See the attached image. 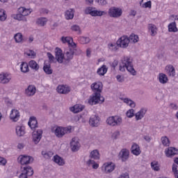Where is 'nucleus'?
I'll list each match as a JSON object with an SVG mask.
<instances>
[{"label":"nucleus","mask_w":178,"mask_h":178,"mask_svg":"<svg viewBox=\"0 0 178 178\" xmlns=\"http://www.w3.org/2000/svg\"><path fill=\"white\" fill-rule=\"evenodd\" d=\"M122 64L124 65L127 70L132 74V76H136L137 72L134 70V66L133 65V58L131 57H124L122 60Z\"/></svg>","instance_id":"nucleus-1"},{"label":"nucleus","mask_w":178,"mask_h":178,"mask_svg":"<svg viewBox=\"0 0 178 178\" xmlns=\"http://www.w3.org/2000/svg\"><path fill=\"white\" fill-rule=\"evenodd\" d=\"M105 101V98L102 97V99H101V93L99 92H95L93 93L92 95L90 96V98L88 101V104L89 105H97V104H102Z\"/></svg>","instance_id":"nucleus-2"},{"label":"nucleus","mask_w":178,"mask_h":178,"mask_svg":"<svg viewBox=\"0 0 178 178\" xmlns=\"http://www.w3.org/2000/svg\"><path fill=\"white\" fill-rule=\"evenodd\" d=\"M106 122L109 126H113V127H115V126H120L123 122V120L122 119V117L115 115L108 117Z\"/></svg>","instance_id":"nucleus-3"},{"label":"nucleus","mask_w":178,"mask_h":178,"mask_svg":"<svg viewBox=\"0 0 178 178\" xmlns=\"http://www.w3.org/2000/svg\"><path fill=\"white\" fill-rule=\"evenodd\" d=\"M108 13L110 17H114L116 19L122 16V15L123 14V10H122V8H120L111 7L108 9Z\"/></svg>","instance_id":"nucleus-4"},{"label":"nucleus","mask_w":178,"mask_h":178,"mask_svg":"<svg viewBox=\"0 0 178 178\" xmlns=\"http://www.w3.org/2000/svg\"><path fill=\"white\" fill-rule=\"evenodd\" d=\"M129 44H130V40L128 35H123L117 41V47H120V48H127Z\"/></svg>","instance_id":"nucleus-5"},{"label":"nucleus","mask_w":178,"mask_h":178,"mask_svg":"<svg viewBox=\"0 0 178 178\" xmlns=\"http://www.w3.org/2000/svg\"><path fill=\"white\" fill-rule=\"evenodd\" d=\"M71 130L72 129L70 128L58 127L54 131V134H56V137H58V138H62L65 134L71 133Z\"/></svg>","instance_id":"nucleus-6"},{"label":"nucleus","mask_w":178,"mask_h":178,"mask_svg":"<svg viewBox=\"0 0 178 178\" xmlns=\"http://www.w3.org/2000/svg\"><path fill=\"white\" fill-rule=\"evenodd\" d=\"M34 175V170L31 166L24 167V170H22V173L20 174L19 178H29L30 176H33Z\"/></svg>","instance_id":"nucleus-7"},{"label":"nucleus","mask_w":178,"mask_h":178,"mask_svg":"<svg viewBox=\"0 0 178 178\" xmlns=\"http://www.w3.org/2000/svg\"><path fill=\"white\" fill-rule=\"evenodd\" d=\"M86 15H90V16H104L105 15L104 11L92 10V7H88L85 10Z\"/></svg>","instance_id":"nucleus-8"},{"label":"nucleus","mask_w":178,"mask_h":178,"mask_svg":"<svg viewBox=\"0 0 178 178\" xmlns=\"http://www.w3.org/2000/svg\"><path fill=\"white\" fill-rule=\"evenodd\" d=\"M17 159L18 162L22 165H29L31 162L34 161L33 156L27 155H20Z\"/></svg>","instance_id":"nucleus-9"},{"label":"nucleus","mask_w":178,"mask_h":178,"mask_svg":"<svg viewBox=\"0 0 178 178\" xmlns=\"http://www.w3.org/2000/svg\"><path fill=\"white\" fill-rule=\"evenodd\" d=\"M32 138L34 144H38V143L41 141V138H42V129H38L37 131H33L32 134Z\"/></svg>","instance_id":"nucleus-10"},{"label":"nucleus","mask_w":178,"mask_h":178,"mask_svg":"<svg viewBox=\"0 0 178 178\" xmlns=\"http://www.w3.org/2000/svg\"><path fill=\"white\" fill-rule=\"evenodd\" d=\"M104 87V85L102 83V82H95L91 84L90 88L92 91H93L94 93L99 92V94H101L102 92V88Z\"/></svg>","instance_id":"nucleus-11"},{"label":"nucleus","mask_w":178,"mask_h":178,"mask_svg":"<svg viewBox=\"0 0 178 178\" xmlns=\"http://www.w3.org/2000/svg\"><path fill=\"white\" fill-rule=\"evenodd\" d=\"M70 148L72 152H77L80 149V142L77 138H73L70 142Z\"/></svg>","instance_id":"nucleus-12"},{"label":"nucleus","mask_w":178,"mask_h":178,"mask_svg":"<svg viewBox=\"0 0 178 178\" xmlns=\"http://www.w3.org/2000/svg\"><path fill=\"white\" fill-rule=\"evenodd\" d=\"M101 118L98 115H92L89 120V124L92 127H98Z\"/></svg>","instance_id":"nucleus-13"},{"label":"nucleus","mask_w":178,"mask_h":178,"mask_svg":"<svg viewBox=\"0 0 178 178\" xmlns=\"http://www.w3.org/2000/svg\"><path fill=\"white\" fill-rule=\"evenodd\" d=\"M12 80V76L8 73L0 74V83L1 84H8Z\"/></svg>","instance_id":"nucleus-14"},{"label":"nucleus","mask_w":178,"mask_h":178,"mask_svg":"<svg viewBox=\"0 0 178 178\" xmlns=\"http://www.w3.org/2000/svg\"><path fill=\"white\" fill-rule=\"evenodd\" d=\"M130 152L127 149H122L119 154V159H121L122 162H126L129 159V155Z\"/></svg>","instance_id":"nucleus-15"},{"label":"nucleus","mask_w":178,"mask_h":178,"mask_svg":"<svg viewBox=\"0 0 178 178\" xmlns=\"http://www.w3.org/2000/svg\"><path fill=\"white\" fill-rule=\"evenodd\" d=\"M105 173H112L116 168V165L113 162H108L104 164Z\"/></svg>","instance_id":"nucleus-16"},{"label":"nucleus","mask_w":178,"mask_h":178,"mask_svg":"<svg viewBox=\"0 0 178 178\" xmlns=\"http://www.w3.org/2000/svg\"><path fill=\"white\" fill-rule=\"evenodd\" d=\"M56 59L58 63H63V59L65 55L62 54V49L60 48L56 47L55 49Z\"/></svg>","instance_id":"nucleus-17"},{"label":"nucleus","mask_w":178,"mask_h":178,"mask_svg":"<svg viewBox=\"0 0 178 178\" xmlns=\"http://www.w3.org/2000/svg\"><path fill=\"white\" fill-rule=\"evenodd\" d=\"M37 92V88L34 85H29L28 88L25 90V94L28 97H33L35 95V92Z\"/></svg>","instance_id":"nucleus-18"},{"label":"nucleus","mask_w":178,"mask_h":178,"mask_svg":"<svg viewBox=\"0 0 178 178\" xmlns=\"http://www.w3.org/2000/svg\"><path fill=\"white\" fill-rule=\"evenodd\" d=\"M65 60H66V62H70L72 59H73V56H74V49L70 48L68 50L65 51Z\"/></svg>","instance_id":"nucleus-19"},{"label":"nucleus","mask_w":178,"mask_h":178,"mask_svg":"<svg viewBox=\"0 0 178 178\" xmlns=\"http://www.w3.org/2000/svg\"><path fill=\"white\" fill-rule=\"evenodd\" d=\"M28 124L29 127H31V130H35L38 127V121H37V118L35 117H31Z\"/></svg>","instance_id":"nucleus-20"},{"label":"nucleus","mask_w":178,"mask_h":178,"mask_svg":"<svg viewBox=\"0 0 178 178\" xmlns=\"http://www.w3.org/2000/svg\"><path fill=\"white\" fill-rule=\"evenodd\" d=\"M57 92H59V94H69V92H70V87L65 85H59L57 87Z\"/></svg>","instance_id":"nucleus-21"},{"label":"nucleus","mask_w":178,"mask_h":178,"mask_svg":"<svg viewBox=\"0 0 178 178\" xmlns=\"http://www.w3.org/2000/svg\"><path fill=\"white\" fill-rule=\"evenodd\" d=\"M20 118V113L16 109H13L10 114V118L13 122H17Z\"/></svg>","instance_id":"nucleus-22"},{"label":"nucleus","mask_w":178,"mask_h":178,"mask_svg":"<svg viewBox=\"0 0 178 178\" xmlns=\"http://www.w3.org/2000/svg\"><path fill=\"white\" fill-rule=\"evenodd\" d=\"M166 156L168 158H170L172 156H175V155H177L178 149L175 147H169L167 150L165 151Z\"/></svg>","instance_id":"nucleus-23"},{"label":"nucleus","mask_w":178,"mask_h":178,"mask_svg":"<svg viewBox=\"0 0 178 178\" xmlns=\"http://www.w3.org/2000/svg\"><path fill=\"white\" fill-rule=\"evenodd\" d=\"M131 154L134 155H136V156H138L140 154H141V150L140 149V145H138L137 143H134L131 148Z\"/></svg>","instance_id":"nucleus-24"},{"label":"nucleus","mask_w":178,"mask_h":178,"mask_svg":"<svg viewBox=\"0 0 178 178\" xmlns=\"http://www.w3.org/2000/svg\"><path fill=\"white\" fill-rule=\"evenodd\" d=\"M15 131L17 137H23L26 134V128L23 126H17Z\"/></svg>","instance_id":"nucleus-25"},{"label":"nucleus","mask_w":178,"mask_h":178,"mask_svg":"<svg viewBox=\"0 0 178 178\" xmlns=\"http://www.w3.org/2000/svg\"><path fill=\"white\" fill-rule=\"evenodd\" d=\"M84 108H86V106L81 104H76L70 108V111L71 112H73V113H79V112H81Z\"/></svg>","instance_id":"nucleus-26"},{"label":"nucleus","mask_w":178,"mask_h":178,"mask_svg":"<svg viewBox=\"0 0 178 178\" xmlns=\"http://www.w3.org/2000/svg\"><path fill=\"white\" fill-rule=\"evenodd\" d=\"M158 79L161 84H166L169 81L168 75L163 73L159 74Z\"/></svg>","instance_id":"nucleus-27"},{"label":"nucleus","mask_w":178,"mask_h":178,"mask_svg":"<svg viewBox=\"0 0 178 178\" xmlns=\"http://www.w3.org/2000/svg\"><path fill=\"white\" fill-rule=\"evenodd\" d=\"M43 70L46 74H52L54 73V70L51 68V63H47L46 61L44 63Z\"/></svg>","instance_id":"nucleus-28"},{"label":"nucleus","mask_w":178,"mask_h":178,"mask_svg":"<svg viewBox=\"0 0 178 178\" xmlns=\"http://www.w3.org/2000/svg\"><path fill=\"white\" fill-rule=\"evenodd\" d=\"M165 70H167L168 75L171 77H175L176 76V71L175 70V67L172 65H167L165 67Z\"/></svg>","instance_id":"nucleus-29"},{"label":"nucleus","mask_w":178,"mask_h":178,"mask_svg":"<svg viewBox=\"0 0 178 178\" xmlns=\"http://www.w3.org/2000/svg\"><path fill=\"white\" fill-rule=\"evenodd\" d=\"M29 66L32 69V70H35V72H38L40 70V65L37 63V62L34 60H31L29 63Z\"/></svg>","instance_id":"nucleus-30"},{"label":"nucleus","mask_w":178,"mask_h":178,"mask_svg":"<svg viewBox=\"0 0 178 178\" xmlns=\"http://www.w3.org/2000/svg\"><path fill=\"white\" fill-rule=\"evenodd\" d=\"M53 161L55 163L59 165V166H63V165H65V160H63L62 157L58 156V154L54 156Z\"/></svg>","instance_id":"nucleus-31"},{"label":"nucleus","mask_w":178,"mask_h":178,"mask_svg":"<svg viewBox=\"0 0 178 178\" xmlns=\"http://www.w3.org/2000/svg\"><path fill=\"white\" fill-rule=\"evenodd\" d=\"M106 72H108V67H106V65H103L97 70V73L99 76H105Z\"/></svg>","instance_id":"nucleus-32"},{"label":"nucleus","mask_w":178,"mask_h":178,"mask_svg":"<svg viewBox=\"0 0 178 178\" xmlns=\"http://www.w3.org/2000/svg\"><path fill=\"white\" fill-rule=\"evenodd\" d=\"M168 31L169 33H177L178 29L176 26V22H172L168 24Z\"/></svg>","instance_id":"nucleus-33"},{"label":"nucleus","mask_w":178,"mask_h":178,"mask_svg":"<svg viewBox=\"0 0 178 178\" xmlns=\"http://www.w3.org/2000/svg\"><path fill=\"white\" fill-rule=\"evenodd\" d=\"M65 16L67 20H70L74 17V11L70 8L65 12Z\"/></svg>","instance_id":"nucleus-34"},{"label":"nucleus","mask_w":178,"mask_h":178,"mask_svg":"<svg viewBox=\"0 0 178 178\" xmlns=\"http://www.w3.org/2000/svg\"><path fill=\"white\" fill-rule=\"evenodd\" d=\"M89 157L91 159H99V152L98 151V149L92 150L90 152Z\"/></svg>","instance_id":"nucleus-35"},{"label":"nucleus","mask_w":178,"mask_h":178,"mask_svg":"<svg viewBox=\"0 0 178 178\" xmlns=\"http://www.w3.org/2000/svg\"><path fill=\"white\" fill-rule=\"evenodd\" d=\"M48 22V19H47L46 17H40L36 21V24L38 26H40L41 27H44L45 24H47V22Z\"/></svg>","instance_id":"nucleus-36"},{"label":"nucleus","mask_w":178,"mask_h":178,"mask_svg":"<svg viewBox=\"0 0 178 178\" xmlns=\"http://www.w3.org/2000/svg\"><path fill=\"white\" fill-rule=\"evenodd\" d=\"M29 66V65L27 63L22 62L20 67L21 72H22V73H29V72H30Z\"/></svg>","instance_id":"nucleus-37"},{"label":"nucleus","mask_w":178,"mask_h":178,"mask_svg":"<svg viewBox=\"0 0 178 178\" xmlns=\"http://www.w3.org/2000/svg\"><path fill=\"white\" fill-rule=\"evenodd\" d=\"M148 30L151 31L152 37H154V35L156 34V26H155V24H149Z\"/></svg>","instance_id":"nucleus-38"},{"label":"nucleus","mask_w":178,"mask_h":178,"mask_svg":"<svg viewBox=\"0 0 178 178\" xmlns=\"http://www.w3.org/2000/svg\"><path fill=\"white\" fill-rule=\"evenodd\" d=\"M14 39L15 40V42L20 44V42H23V35L21 33H16L14 35Z\"/></svg>","instance_id":"nucleus-39"},{"label":"nucleus","mask_w":178,"mask_h":178,"mask_svg":"<svg viewBox=\"0 0 178 178\" xmlns=\"http://www.w3.org/2000/svg\"><path fill=\"white\" fill-rule=\"evenodd\" d=\"M161 142L164 147H169L170 145V140L167 136L161 137Z\"/></svg>","instance_id":"nucleus-40"},{"label":"nucleus","mask_w":178,"mask_h":178,"mask_svg":"<svg viewBox=\"0 0 178 178\" xmlns=\"http://www.w3.org/2000/svg\"><path fill=\"white\" fill-rule=\"evenodd\" d=\"M151 167L153 170H155L156 172H159L161 168H159V163H158V161H152L151 163Z\"/></svg>","instance_id":"nucleus-41"},{"label":"nucleus","mask_w":178,"mask_h":178,"mask_svg":"<svg viewBox=\"0 0 178 178\" xmlns=\"http://www.w3.org/2000/svg\"><path fill=\"white\" fill-rule=\"evenodd\" d=\"M61 41L63 44H66V42H67V44L70 45V42H73V38L63 36L61 38Z\"/></svg>","instance_id":"nucleus-42"},{"label":"nucleus","mask_w":178,"mask_h":178,"mask_svg":"<svg viewBox=\"0 0 178 178\" xmlns=\"http://www.w3.org/2000/svg\"><path fill=\"white\" fill-rule=\"evenodd\" d=\"M129 40V42L130 41H132V42H134L136 44V42H138V35L132 33L130 35L129 38H128Z\"/></svg>","instance_id":"nucleus-43"},{"label":"nucleus","mask_w":178,"mask_h":178,"mask_svg":"<svg viewBox=\"0 0 178 178\" xmlns=\"http://www.w3.org/2000/svg\"><path fill=\"white\" fill-rule=\"evenodd\" d=\"M124 102L127 104V105H129L131 108H136V103L133 100L129 99V98H125Z\"/></svg>","instance_id":"nucleus-44"},{"label":"nucleus","mask_w":178,"mask_h":178,"mask_svg":"<svg viewBox=\"0 0 178 178\" xmlns=\"http://www.w3.org/2000/svg\"><path fill=\"white\" fill-rule=\"evenodd\" d=\"M19 14L23 15L24 16H28L29 13H26V12H29L28 9H26L24 7H20L18 8Z\"/></svg>","instance_id":"nucleus-45"},{"label":"nucleus","mask_w":178,"mask_h":178,"mask_svg":"<svg viewBox=\"0 0 178 178\" xmlns=\"http://www.w3.org/2000/svg\"><path fill=\"white\" fill-rule=\"evenodd\" d=\"M79 41L81 44H88L91 40L88 37H81Z\"/></svg>","instance_id":"nucleus-46"},{"label":"nucleus","mask_w":178,"mask_h":178,"mask_svg":"<svg viewBox=\"0 0 178 178\" xmlns=\"http://www.w3.org/2000/svg\"><path fill=\"white\" fill-rule=\"evenodd\" d=\"M72 31L78 32V34H81V29L79 25H73L71 26Z\"/></svg>","instance_id":"nucleus-47"},{"label":"nucleus","mask_w":178,"mask_h":178,"mask_svg":"<svg viewBox=\"0 0 178 178\" xmlns=\"http://www.w3.org/2000/svg\"><path fill=\"white\" fill-rule=\"evenodd\" d=\"M0 20L1 22L6 20V14H5V10H0Z\"/></svg>","instance_id":"nucleus-48"},{"label":"nucleus","mask_w":178,"mask_h":178,"mask_svg":"<svg viewBox=\"0 0 178 178\" xmlns=\"http://www.w3.org/2000/svg\"><path fill=\"white\" fill-rule=\"evenodd\" d=\"M108 48L111 51H118V44L117 43H111L108 44Z\"/></svg>","instance_id":"nucleus-49"},{"label":"nucleus","mask_w":178,"mask_h":178,"mask_svg":"<svg viewBox=\"0 0 178 178\" xmlns=\"http://www.w3.org/2000/svg\"><path fill=\"white\" fill-rule=\"evenodd\" d=\"M24 16L26 15H23V14H17L16 15L14 16V19L15 20L21 21L23 20V19H24Z\"/></svg>","instance_id":"nucleus-50"},{"label":"nucleus","mask_w":178,"mask_h":178,"mask_svg":"<svg viewBox=\"0 0 178 178\" xmlns=\"http://www.w3.org/2000/svg\"><path fill=\"white\" fill-rule=\"evenodd\" d=\"M47 55L49 58L50 63H54V62L55 61V57L54 56V55H52V54L49 52H47Z\"/></svg>","instance_id":"nucleus-51"},{"label":"nucleus","mask_w":178,"mask_h":178,"mask_svg":"<svg viewBox=\"0 0 178 178\" xmlns=\"http://www.w3.org/2000/svg\"><path fill=\"white\" fill-rule=\"evenodd\" d=\"M127 118H133L134 116V109L131 108L127 112Z\"/></svg>","instance_id":"nucleus-52"},{"label":"nucleus","mask_w":178,"mask_h":178,"mask_svg":"<svg viewBox=\"0 0 178 178\" xmlns=\"http://www.w3.org/2000/svg\"><path fill=\"white\" fill-rule=\"evenodd\" d=\"M152 6V3L151 1H149L143 3L142 6V8H149V9H151Z\"/></svg>","instance_id":"nucleus-53"},{"label":"nucleus","mask_w":178,"mask_h":178,"mask_svg":"<svg viewBox=\"0 0 178 178\" xmlns=\"http://www.w3.org/2000/svg\"><path fill=\"white\" fill-rule=\"evenodd\" d=\"M119 136H120V131H115L113 134H112V137L113 138H114V140H117L118 137H119Z\"/></svg>","instance_id":"nucleus-54"},{"label":"nucleus","mask_w":178,"mask_h":178,"mask_svg":"<svg viewBox=\"0 0 178 178\" xmlns=\"http://www.w3.org/2000/svg\"><path fill=\"white\" fill-rule=\"evenodd\" d=\"M147 111H148L147 108H142L138 112L140 113V115L144 118V116H145V114L147 113Z\"/></svg>","instance_id":"nucleus-55"},{"label":"nucleus","mask_w":178,"mask_h":178,"mask_svg":"<svg viewBox=\"0 0 178 178\" xmlns=\"http://www.w3.org/2000/svg\"><path fill=\"white\" fill-rule=\"evenodd\" d=\"M135 116L136 120H141V119L144 118L143 115H142L140 113H139V111L135 114Z\"/></svg>","instance_id":"nucleus-56"},{"label":"nucleus","mask_w":178,"mask_h":178,"mask_svg":"<svg viewBox=\"0 0 178 178\" xmlns=\"http://www.w3.org/2000/svg\"><path fill=\"white\" fill-rule=\"evenodd\" d=\"M40 13H42V15H48V13H49V10L47 8H41Z\"/></svg>","instance_id":"nucleus-57"},{"label":"nucleus","mask_w":178,"mask_h":178,"mask_svg":"<svg viewBox=\"0 0 178 178\" xmlns=\"http://www.w3.org/2000/svg\"><path fill=\"white\" fill-rule=\"evenodd\" d=\"M26 55L28 56H35L36 54L33 50H29L27 53Z\"/></svg>","instance_id":"nucleus-58"},{"label":"nucleus","mask_w":178,"mask_h":178,"mask_svg":"<svg viewBox=\"0 0 178 178\" xmlns=\"http://www.w3.org/2000/svg\"><path fill=\"white\" fill-rule=\"evenodd\" d=\"M0 165L5 166L6 165V159L5 158L0 156Z\"/></svg>","instance_id":"nucleus-59"},{"label":"nucleus","mask_w":178,"mask_h":178,"mask_svg":"<svg viewBox=\"0 0 178 178\" xmlns=\"http://www.w3.org/2000/svg\"><path fill=\"white\" fill-rule=\"evenodd\" d=\"M170 108L171 109H173L174 111H177V109H178L177 104H173V103H171V104H170Z\"/></svg>","instance_id":"nucleus-60"},{"label":"nucleus","mask_w":178,"mask_h":178,"mask_svg":"<svg viewBox=\"0 0 178 178\" xmlns=\"http://www.w3.org/2000/svg\"><path fill=\"white\" fill-rule=\"evenodd\" d=\"M119 178H130L128 172L122 173L120 175Z\"/></svg>","instance_id":"nucleus-61"},{"label":"nucleus","mask_w":178,"mask_h":178,"mask_svg":"<svg viewBox=\"0 0 178 178\" xmlns=\"http://www.w3.org/2000/svg\"><path fill=\"white\" fill-rule=\"evenodd\" d=\"M83 119V115H77L74 117L75 122H79V120H81Z\"/></svg>","instance_id":"nucleus-62"},{"label":"nucleus","mask_w":178,"mask_h":178,"mask_svg":"<svg viewBox=\"0 0 178 178\" xmlns=\"http://www.w3.org/2000/svg\"><path fill=\"white\" fill-rule=\"evenodd\" d=\"M95 163V161L94 160L92 159H89L87 162L86 164L88 165V166H90L92 165H94Z\"/></svg>","instance_id":"nucleus-63"},{"label":"nucleus","mask_w":178,"mask_h":178,"mask_svg":"<svg viewBox=\"0 0 178 178\" xmlns=\"http://www.w3.org/2000/svg\"><path fill=\"white\" fill-rule=\"evenodd\" d=\"M74 55L77 56V55H81V50H80L79 49H74Z\"/></svg>","instance_id":"nucleus-64"}]
</instances>
